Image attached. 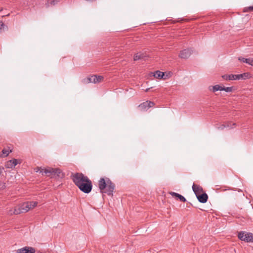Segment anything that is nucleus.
<instances>
[{
    "instance_id": "obj_1",
    "label": "nucleus",
    "mask_w": 253,
    "mask_h": 253,
    "mask_svg": "<svg viewBox=\"0 0 253 253\" xmlns=\"http://www.w3.org/2000/svg\"><path fill=\"white\" fill-rule=\"evenodd\" d=\"M98 187L101 193L113 195L115 185L109 178H101L98 181Z\"/></svg>"
},
{
    "instance_id": "obj_2",
    "label": "nucleus",
    "mask_w": 253,
    "mask_h": 253,
    "mask_svg": "<svg viewBox=\"0 0 253 253\" xmlns=\"http://www.w3.org/2000/svg\"><path fill=\"white\" fill-rule=\"evenodd\" d=\"M38 203L37 202H27L23 203L18 207H15L13 211L9 210L8 214L12 215L13 214H18L22 212H26L31 209L34 208L37 206Z\"/></svg>"
},
{
    "instance_id": "obj_3",
    "label": "nucleus",
    "mask_w": 253,
    "mask_h": 253,
    "mask_svg": "<svg viewBox=\"0 0 253 253\" xmlns=\"http://www.w3.org/2000/svg\"><path fill=\"white\" fill-rule=\"evenodd\" d=\"M71 178L75 184L78 187L81 184H83V183L86 182L89 178L87 176L84 175L82 173H72Z\"/></svg>"
},
{
    "instance_id": "obj_4",
    "label": "nucleus",
    "mask_w": 253,
    "mask_h": 253,
    "mask_svg": "<svg viewBox=\"0 0 253 253\" xmlns=\"http://www.w3.org/2000/svg\"><path fill=\"white\" fill-rule=\"evenodd\" d=\"M238 238L246 242H253V234L252 233L241 231L238 233Z\"/></svg>"
},
{
    "instance_id": "obj_5",
    "label": "nucleus",
    "mask_w": 253,
    "mask_h": 253,
    "mask_svg": "<svg viewBox=\"0 0 253 253\" xmlns=\"http://www.w3.org/2000/svg\"><path fill=\"white\" fill-rule=\"evenodd\" d=\"M79 189L84 193H89L91 192L92 188V184L91 181L88 179L85 182L78 186Z\"/></svg>"
},
{
    "instance_id": "obj_6",
    "label": "nucleus",
    "mask_w": 253,
    "mask_h": 253,
    "mask_svg": "<svg viewBox=\"0 0 253 253\" xmlns=\"http://www.w3.org/2000/svg\"><path fill=\"white\" fill-rule=\"evenodd\" d=\"M35 252L36 250L34 248L29 246L24 247L16 251L17 253H35Z\"/></svg>"
},
{
    "instance_id": "obj_7",
    "label": "nucleus",
    "mask_w": 253,
    "mask_h": 253,
    "mask_svg": "<svg viewBox=\"0 0 253 253\" xmlns=\"http://www.w3.org/2000/svg\"><path fill=\"white\" fill-rule=\"evenodd\" d=\"M40 171V173H42V174L45 173L47 176H54V169L51 168H48L46 169H39L37 172Z\"/></svg>"
},
{
    "instance_id": "obj_8",
    "label": "nucleus",
    "mask_w": 253,
    "mask_h": 253,
    "mask_svg": "<svg viewBox=\"0 0 253 253\" xmlns=\"http://www.w3.org/2000/svg\"><path fill=\"white\" fill-rule=\"evenodd\" d=\"M18 162L17 159H13L7 161L5 164V167L7 169H12L17 165Z\"/></svg>"
},
{
    "instance_id": "obj_9",
    "label": "nucleus",
    "mask_w": 253,
    "mask_h": 253,
    "mask_svg": "<svg viewBox=\"0 0 253 253\" xmlns=\"http://www.w3.org/2000/svg\"><path fill=\"white\" fill-rule=\"evenodd\" d=\"M191 54V50L186 49L181 51L179 54V57L181 58L186 59Z\"/></svg>"
},
{
    "instance_id": "obj_10",
    "label": "nucleus",
    "mask_w": 253,
    "mask_h": 253,
    "mask_svg": "<svg viewBox=\"0 0 253 253\" xmlns=\"http://www.w3.org/2000/svg\"><path fill=\"white\" fill-rule=\"evenodd\" d=\"M199 201L202 203H206L208 200V195L206 193H203L202 194H199L196 196Z\"/></svg>"
},
{
    "instance_id": "obj_11",
    "label": "nucleus",
    "mask_w": 253,
    "mask_h": 253,
    "mask_svg": "<svg viewBox=\"0 0 253 253\" xmlns=\"http://www.w3.org/2000/svg\"><path fill=\"white\" fill-rule=\"evenodd\" d=\"M236 80H246L249 79L251 76L249 73H245L241 74L236 75Z\"/></svg>"
},
{
    "instance_id": "obj_12",
    "label": "nucleus",
    "mask_w": 253,
    "mask_h": 253,
    "mask_svg": "<svg viewBox=\"0 0 253 253\" xmlns=\"http://www.w3.org/2000/svg\"><path fill=\"white\" fill-rule=\"evenodd\" d=\"M96 78V75L91 76L90 77H87L86 79H84L83 80V82L84 84H88L90 83L95 84V81L94 79Z\"/></svg>"
},
{
    "instance_id": "obj_13",
    "label": "nucleus",
    "mask_w": 253,
    "mask_h": 253,
    "mask_svg": "<svg viewBox=\"0 0 253 253\" xmlns=\"http://www.w3.org/2000/svg\"><path fill=\"white\" fill-rule=\"evenodd\" d=\"M208 89L210 91L215 92L218 90L222 91V86L218 84H216L213 86L210 85L209 86Z\"/></svg>"
},
{
    "instance_id": "obj_14",
    "label": "nucleus",
    "mask_w": 253,
    "mask_h": 253,
    "mask_svg": "<svg viewBox=\"0 0 253 253\" xmlns=\"http://www.w3.org/2000/svg\"><path fill=\"white\" fill-rule=\"evenodd\" d=\"M236 75H224L222 76V78L226 81L236 80Z\"/></svg>"
},
{
    "instance_id": "obj_15",
    "label": "nucleus",
    "mask_w": 253,
    "mask_h": 253,
    "mask_svg": "<svg viewBox=\"0 0 253 253\" xmlns=\"http://www.w3.org/2000/svg\"><path fill=\"white\" fill-rule=\"evenodd\" d=\"M138 108L139 110L142 111L148 110L149 108L148 101H147L140 104L138 106Z\"/></svg>"
},
{
    "instance_id": "obj_16",
    "label": "nucleus",
    "mask_w": 253,
    "mask_h": 253,
    "mask_svg": "<svg viewBox=\"0 0 253 253\" xmlns=\"http://www.w3.org/2000/svg\"><path fill=\"white\" fill-rule=\"evenodd\" d=\"M192 189L196 196L200 194L202 190V187L195 184H193Z\"/></svg>"
},
{
    "instance_id": "obj_17",
    "label": "nucleus",
    "mask_w": 253,
    "mask_h": 253,
    "mask_svg": "<svg viewBox=\"0 0 253 253\" xmlns=\"http://www.w3.org/2000/svg\"><path fill=\"white\" fill-rule=\"evenodd\" d=\"M239 60L247 63L250 65L253 66V58H245L243 57H239Z\"/></svg>"
},
{
    "instance_id": "obj_18",
    "label": "nucleus",
    "mask_w": 253,
    "mask_h": 253,
    "mask_svg": "<svg viewBox=\"0 0 253 253\" xmlns=\"http://www.w3.org/2000/svg\"><path fill=\"white\" fill-rule=\"evenodd\" d=\"M169 194L173 197L174 196L178 198L181 202H185L186 201V199L183 196L181 195L178 193L171 192L169 193Z\"/></svg>"
},
{
    "instance_id": "obj_19",
    "label": "nucleus",
    "mask_w": 253,
    "mask_h": 253,
    "mask_svg": "<svg viewBox=\"0 0 253 253\" xmlns=\"http://www.w3.org/2000/svg\"><path fill=\"white\" fill-rule=\"evenodd\" d=\"M145 56L144 55L143 53L141 52L137 53L134 56L133 60L134 61H137L140 59H143L144 58Z\"/></svg>"
},
{
    "instance_id": "obj_20",
    "label": "nucleus",
    "mask_w": 253,
    "mask_h": 253,
    "mask_svg": "<svg viewBox=\"0 0 253 253\" xmlns=\"http://www.w3.org/2000/svg\"><path fill=\"white\" fill-rule=\"evenodd\" d=\"M153 76L157 79H162L164 76V73L160 71H157L154 73Z\"/></svg>"
},
{
    "instance_id": "obj_21",
    "label": "nucleus",
    "mask_w": 253,
    "mask_h": 253,
    "mask_svg": "<svg viewBox=\"0 0 253 253\" xmlns=\"http://www.w3.org/2000/svg\"><path fill=\"white\" fill-rule=\"evenodd\" d=\"M60 0H52L50 2H48L46 5L47 7H49L50 5H55L57 3H58Z\"/></svg>"
},
{
    "instance_id": "obj_22",
    "label": "nucleus",
    "mask_w": 253,
    "mask_h": 253,
    "mask_svg": "<svg viewBox=\"0 0 253 253\" xmlns=\"http://www.w3.org/2000/svg\"><path fill=\"white\" fill-rule=\"evenodd\" d=\"M57 175L58 177H62L63 174L60 169H54V175Z\"/></svg>"
},
{
    "instance_id": "obj_23",
    "label": "nucleus",
    "mask_w": 253,
    "mask_h": 253,
    "mask_svg": "<svg viewBox=\"0 0 253 253\" xmlns=\"http://www.w3.org/2000/svg\"><path fill=\"white\" fill-rule=\"evenodd\" d=\"M225 126V128H233V126H235L236 125L235 123H232L231 122H226L224 124Z\"/></svg>"
},
{
    "instance_id": "obj_24",
    "label": "nucleus",
    "mask_w": 253,
    "mask_h": 253,
    "mask_svg": "<svg viewBox=\"0 0 253 253\" xmlns=\"http://www.w3.org/2000/svg\"><path fill=\"white\" fill-rule=\"evenodd\" d=\"M95 81V84L100 83L102 82L103 80V77L102 76H97L96 75V78L94 79Z\"/></svg>"
},
{
    "instance_id": "obj_25",
    "label": "nucleus",
    "mask_w": 253,
    "mask_h": 253,
    "mask_svg": "<svg viewBox=\"0 0 253 253\" xmlns=\"http://www.w3.org/2000/svg\"><path fill=\"white\" fill-rule=\"evenodd\" d=\"M233 87H222V91L224 90L227 92H230L233 91Z\"/></svg>"
},
{
    "instance_id": "obj_26",
    "label": "nucleus",
    "mask_w": 253,
    "mask_h": 253,
    "mask_svg": "<svg viewBox=\"0 0 253 253\" xmlns=\"http://www.w3.org/2000/svg\"><path fill=\"white\" fill-rule=\"evenodd\" d=\"M11 152V150L4 149L2 150V152L4 156H7L8 155L10 152Z\"/></svg>"
},
{
    "instance_id": "obj_27",
    "label": "nucleus",
    "mask_w": 253,
    "mask_h": 253,
    "mask_svg": "<svg viewBox=\"0 0 253 253\" xmlns=\"http://www.w3.org/2000/svg\"><path fill=\"white\" fill-rule=\"evenodd\" d=\"M225 128V126L224 124H222L217 127V129H220V130H223Z\"/></svg>"
},
{
    "instance_id": "obj_28",
    "label": "nucleus",
    "mask_w": 253,
    "mask_h": 253,
    "mask_svg": "<svg viewBox=\"0 0 253 253\" xmlns=\"http://www.w3.org/2000/svg\"><path fill=\"white\" fill-rule=\"evenodd\" d=\"M149 108H151L154 105V103L151 101H148Z\"/></svg>"
},
{
    "instance_id": "obj_29",
    "label": "nucleus",
    "mask_w": 253,
    "mask_h": 253,
    "mask_svg": "<svg viewBox=\"0 0 253 253\" xmlns=\"http://www.w3.org/2000/svg\"><path fill=\"white\" fill-rule=\"evenodd\" d=\"M3 26H4L3 23L1 21H0V33H1V29Z\"/></svg>"
},
{
    "instance_id": "obj_30",
    "label": "nucleus",
    "mask_w": 253,
    "mask_h": 253,
    "mask_svg": "<svg viewBox=\"0 0 253 253\" xmlns=\"http://www.w3.org/2000/svg\"><path fill=\"white\" fill-rule=\"evenodd\" d=\"M248 9L251 11H253V6L249 7Z\"/></svg>"
},
{
    "instance_id": "obj_31",
    "label": "nucleus",
    "mask_w": 253,
    "mask_h": 253,
    "mask_svg": "<svg viewBox=\"0 0 253 253\" xmlns=\"http://www.w3.org/2000/svg\"><path fill=\"white\" fill-rule=\"evenodd\" d=\"M149 88H147L146 90V91H148L149 90Z\"/></svg>"
},
{
    "instance_id": "obj_32",
    "label": "nucleus",
    "mask_w": 253,
    "mask_h": 253,
    "mask_svg": "<svg viewBox=\"0 0 253 253\" xmlns=\"http://www.w3.org/2000/svg\"><path fill=\"white\" fill-rule=\"evenodd\" d=\"M0 11H1V10H0Z\"/></svg>"
}]
</instances>
